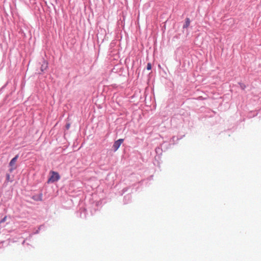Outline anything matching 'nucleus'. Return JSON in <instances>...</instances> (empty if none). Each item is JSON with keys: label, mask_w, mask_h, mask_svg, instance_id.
Segmentation results:
<instances>
[{"label": "nucleus", "mask_w": 261, "mask_h": 261, "mask_svg": "<svg viewBox=\"0 0 261 261\" xmlns=\"http://www.w3.org/2000/svg\"><path fill=\"white\" fill-rule=\"evenodd\" d=\"M190 22H191L190 19L188 17H187L185 19V22L182 26V29H185L188 28L190 24Z\"/></svg>", "instance_id": "obj_6"}, {"label": "nucleus", "mask_w": 261, "mask_h": 261, "mask_svg": "<svg viewBox=\"0 0 261 261\" xmlns=\"http://www.w3.org/2000/svg\"><path fill=\"white\" fill-rule=\"evenodd\" d=\"M239 84L240 85L241 89L243 90H244L245 89V88H246L245 84L243 83L240 82V83H239Z\"/></svg>", "instance_id": "obj_8"}, {"label": "nucleus", "mask_w": 261, "mask_h": 261, "mask_svg": "<svg viewBox=\"0 0 261 261\" xmlns=\"http://www.w3.org/2000/svg\"><path fill=\"white\" fill-rule=\"evenodd\" d=\"M70 124L69 123H66L65 127L66 129H68L70 127Z\"/></svg>", "instance_id": "obj_11"}, {"label": "nucleus", "mask_w": 261, "mask_h": 261, "mask_svg": "<svg viewBox=\"0 0 261 261\" xmlns=\"http://www.w3.org/2000/svg\"><path fill=\"white\" fill-rule=\"evenodd\" d=\"M9 178H10V175H9V174H8V175H7V179L8 180V179H9Z\"/></svg>", "instance_id": "obj_13"}, {"label": "nucleus", "mask_w": 261, "mask_h": 261, "mask_svg": "<svg viewBox=\"0 0 261 261\" xmlns=\"http://www.w3.org/2000/svg\"><path fill=\"white\" fill-rule=\"evenodd\" d=\"M164 127H165V122H162L161 124H160L158 125V126L157 127V129H162Z\"/></svg>", "instance_id": "obj_7"}, {"label": "nucleus", "mask_w": 261, "mask_h": 261, "mask_svg": "<svg viewBox=\"0 0 261 261\" xmlns=\"http://www.w3.org/2000/svg\"><path fill=\"white\" fill-rule=\"evenodd\" d=\"M18 155H16L14 158H13L11 160V161L9 163V165L11 167L10 169V171L11 172H12L14 169H16V167L15 166V164H16V161L18 159Z\"/></svg>", "instance_id": "obj_2"}, {"label": "nucleus", "mask_w": 261, "mask_h": 261, "mask_svg": "<svg viewBox=\"0 0 261 261\" xmlns=\"http://www.w3.org/2000/svg\"><path fill=\"white\" fill-rule=\"evenodd\" d=\"M49 174L50 175L49 178L48 179L47 182H55V181H58L60 178V176L59 174L55 171H51L49 173Z\"/></svg>", "instance_id": "obj_1"}, {"label": "nucleus", "mask_w": 261, "mask_h": 261, "mask_svg": "<svg viewBox=\"0 0 261 261\" xmlns=\"http://www.w3.org/2000/svg\"><path fill=\"white\" fill-rule=\"evenodd\" d=\"M6 217H5L2 221L1 222H3L5 221Z\"/></svg>", "instance_id": "obj_12"}, {"label": "nucleus", "mask_w": 261, "mask_h": 261, "mask_svg": "<svg viewBox=\"0 0 261 261\" xmlns=\"http://www.w3.org/2000/svg\"><path fill=\"white\" fill-rule=\"evenodd\" d=\"M152 68V65L150 63H148L146 66V69L147 70H150Z\"/></svg>", "instance_id": "obj_9"}, {"label": "nucleus", "mask_w": 261, "mask_h": 261, "mask_svg": "<svg viewBox=\"0 0 261 261\" xmlns=\"http://www.w3.org/2000/svg\"><path fill=\"white\" fill-rule=\"evenodd\" d=\"M257 114H258V112L256 110L253 111H250L248 113L247 117L249 118H252V117H254L257 116Z\"/></svg>", "instance_id": "obj_5"}, {"label": "nucleus", "mask_w": 261, "mask_h": 261, "mask_svg": "<svg viewBox=\"0 0 261 261\" xmlns=\"http://www.w3.org/2000/svg\"><path fill=\"white\" fill-rule=\"evenodd\" d=\"M123 139H120L116 141L113 145V148L115 151L118 150V149L119 148L121 144L123 143Z\"/></svg>", "instance_id": "obj_3"}, {"label": "nucleus", "mask_w": 261, "mask_h": 261, "mask_svg": "<svg viewBox=\"0 0 261 261\" xmlns=\"http://www.w3.org/2000/svg\"><path fill=\"white\" fill-rule=\"evenodd\" d=\"M7 83L5 84L1 89H0V94L2 93L3 89L6 87Z\"/></svg>", "instance_id": "obj_10"}, {"label": "nucleus", "mask_w": 261, "mask_h": 261, "mask_svg": "<svg viewBox=\"0 0 261 261\" xmlns=\"http://www.w3.org/2000/svg\"><path fill=\"white\" fill-rule=\"evenodd\" d=\"M48 62L44 58L42 59V64L40 67L41 72H44L48 68Z\"/></svg>", "instance_id": "obj_4"}]
</instances>
